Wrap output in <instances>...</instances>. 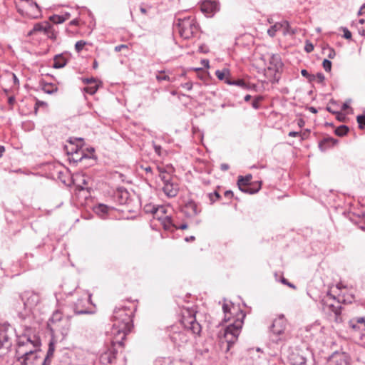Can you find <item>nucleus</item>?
Masks as SVG:
<instances>
[{
    "instance_id": "f257e3e1",
    "label": "nucleus",
    "mask_w": 365,
    "mask_h": 365,
    "mask_svg": "<svg viewBox=\"0 0 365 365\" xmlns=\"http://www.w3.org/2000/svg\"><path fill=\"white\" fill-rule=\"evenodd\" d=\"M113 324L111 329L113 343L123 346L126 335L131 331L132 311L125 307L116 308L113 312Z\"/></svg>"
},
{
    "instance_id": "f03ea898",
    "label": "nucleus",
    "mask_w": 365,
    "mask_h": 365,
    "mask_svg": "<svg viewBox=\"0 0 365 365\" xmlns=\"http://www.w3.org/2000/svg\"><path fill=\"white\" fill-rule=\"evenodd\" d=\"M182 324L184 327V329L175 330L173 328L170 334V340L178 346H183L188 341L189 337L187 334V331H190L194 334H200L201 331V326L196 321L194 315L183 317Z\"/></svg>"
},
{
    "instance_id": "7ed1b4c3",
    "label": "nucleus",
    "mask_w": 365,
    "mask_h": 365,
    "mask_svg": "<svg viewBox=\"0 0 365 365\" xmlns=\"http://www.w3.org/2000/svg\"><path fill=\"white\" fill-rule=\"evenodd\" d=\"M40 339L36 336L31 337L24 334L19 336L17 340L16 350V357L18 361L40 350Z\"/></svg>"
},
{
    "instance_id": "20e7f679",
    "label": "nucleus",
    "mask_w": 365,
    "mask_h": 365,
    "mask_svg": "<svg viewBox=\"0 0 365 365\" xmlns=\"http://www.w3.org/2000/svg\"><path fill=\"white\" fill-rule=\"evenodd\" d=\"M245 317V312L242 310H237V318L225 329L222 333V338L227 344V350L237 341L241 332Z\"/></svg>"
},
{
    "instance_id": "39448f33",
    "label": "nucleus",
    "mask_w": 365,
    "mask_h": 365,
    "mask_svg": "<svg viewBox=\"0 0 365 365\" xmlns=\"http://www.w3.org/2000/svg\"><path fill=\"white\" fill-rule=\"evenodd\" d=\"M176 26L180 36L184 39L192 38L198 31V26L194 18L191 16L178 19Z\"/></svg>"
},
{
    "instance_id": "423d86ee",
    "label": "nucleus",
    "mask_w": 365,
    "mask_h": 365,
    "mask_svg": "<svg viewBox=\"0 0 365 365\" xmlns=\"http://www.w3.org/2000/svg\"><path fill=\"white\" fill-rule=\"evenodd\" d=\"M12 328L10 326H0V349L9 350L11 346Z\"/></svg>"
},
{
    "instance_id": "0eeeda50",
    "label": "nucleus",
    "mask_w": 365,
    "mask_h": 365,
    "mask_svg": "<svg viewBox=\"0 0 365 365\" xmlns=\"http://www.w3.org/2000/svg\"><path fill=\"white\" fill-rule=\"evenodd\" d=\"M22 365H48L46 359H43V354L38 350L19 361Z\"/></svg>"
},
{
    "instance_id": "6e6552de",
    "label": "nucleus",
    "mask_w": 365,
    "mask_h": 365,
    "mask_svg": "<svg viewBox=\"0 0 365 365\" xmlns=\"http://www.w3.org/2000/svg\"><path fill=\"white\" fill-rule=\"evenodd\" d=\"M182 212L187 217H194L200 215L202 207L200 203L193 200H187L182 208Z\"/></svg>"
},
{
    "instance_id": "1a4fd4ad",
    "label": "nucleus",
    "mask_w": 365,
    "mask_h": 365,
    "mask_svg": "<svg viewBox=\"0 0 365 365\" xmlns=\"http://www.w3.org/2000/svg\"><path fill=\"white\" fill-rule=\"evenodd\" d=\"M348 325L353 332L365 336V317H354L348 322Z\"/></svg>"
},
{
    "instance_id": "9d476101",
    "label": "nucleus",
    "mask_w": 365,
    "mask_h": 365,
    "mask_svg": "<svg viewBox=\"0 0 365 365\" xmlns=\"http://www.w3.org/2000/svg\"><path fill=\"white\" fill-rule=\"evenodd\" d=\"M118 343H113L111 341V346L109 347L106 351L102 353L100 356V361L103 365H108L113 363L116 359L117 351L115 349V345Z\"/></svg>"
},
{
    "instance_id": "9b49d317",
    "label": "nucleus",
    "mask_w": 365,
    "mask_h": 365,
    "mask_svg": "<svg viewBox=\"0 0 365 365\" xmlns=\"http://www.w3.org/2000/svg\"><path fill=\"white\" fill-rule=\"evenodd\" d=\"M287 321L284 314H280L275 319L269 327L270 331L277 336L282 334L285 330Z\"/></svg>"
},
{
    "instance_id": "f8f14e48",
    "label": "nucleus",
    "mask_w": 365,
    "mask_h": 365,
    "mask_svg": "<svg viewBox=\"0 0 365 365\" xmlns=\"http://www.w3.org/2000/svg\"><path fill=\"white\" fill-rule=\"evenodd\" d=\"M71 324L68 319H65L60 324H56V326L52 327V325H49V329L52 334H54L55 332H60L62 335V337H66L70 330Z\"/></svg>"
},
{
    "instance_id": "ddd939ff",
    "label": "nucleus",
    "mask_w": 365,
    "mask_h": 365,
    "mask_svg": "<svg viewBox=\"0 0 365 365\" xmlns=\"http://www.w3.org/2000/svg\"><path fill=\"white\" fill-rule=\"evenodd\" d=\"M21 299L24 302V304L26 307L31 309L34 306H36L39 301L38 296L33 292H25L21 296Z\"/></svg>"
},
{
    "instance_id": "4468645a",
    "label": "nucleus",
    "mask_w": 365,
    "mask_h": 365,
    "mask_svg": "<svg viewBox=\"0 0 365 365\" xmlns=\"http://www.w3.org/2000/svg\"><path fill=\"white\" fill-rule=\"evenodd\" d=\"M163 190L164 193L169 197H175L179 191L178 185L173 182V180L163 184Z\"/></svg>"
},
{
    "instance_id": "2eb2a0df",
    "label": "nucleus",
    "mask_w": 365,
    "mask_h": 365,
    "mask_svg": "<svg viewBox=\"0 0 365 365\" xmlns=\"http://www.w3.org/2000/svg\"><path fill=\"white\" fill-rule=\"evenodd\" d=\"M268 69L273 72H279L282 67L281 58L278 54H272L269 60Z\"/></svg>"
},
{
    "instance_id": "dca6fc26",
    "label": "nucleus",
    "mask_w": 365,
    "mask_h": 365,
    "mask_svg": "<svg viewBox=\"0 0 365 365\" xmlns=\"http://www.w3.org/2000/svg\"><path fill=\"white\" fill-rule=\"evenodd\" d=\"M50 25L51 24L48 21L36 23L34 26V28L28 33L27 36H31L36 34L37 33H43L44 34L46 31H48Z\"/></svg>"
},
{
    "instance_id": "f3484780",
    "label": "nucleus",
    "mask_w": 365,
    "mask_h": 365,
    "mask_svg": "<svg viewBox=\"0 0 365 365\" xmlns=\"http://www.w3.org/2000/svg\"><path fill=\"white\" fill-rule=\"evenodd\" d=\"M26 15L32 19H36L41 16V10L36 2L32 1L28 4Z\"/></svg>"
},
{
    "instance_id": "a211bd4d",
    "label": "nucleus",
    "mask_w": 365,
    "mask_h": 365,
    "mask_svg": "<svg viewBox=\"0 0 365 365\" xmlns=\"http://www.w3.org/2000/svg\"><path fill=\"white\" fill-rule=\"evenodd\" d=\"M289 361L291 365H305L306 359L299 352L292 351L289 355Z\"/></svg>"
},
{
    "instance_id": "6ab92c4d",
    "label": "nucleus",
    "mask_w": 365,
    "mask_h": 365,
    "mask_svg": "<svg viewBox=\"0 0 365 365\" xmlns=\"http://www.w3.org/2000/svg\"><path fill=\"white\" fill-rule=\"evenodd\" d=\"M338 140L331 137L324 138L322 140H321L319 143V149L322 151H324L329 148L336 145Z\"/></svg>"
},
{
    "instance_id": "aec40b11",
    "label": "nucleus",
    "mask_w": 365,
    "mask_h": 365,
    "mask_svg": "<svg viewBox=\"0 0 365 365\" xmlns=\"http://www.w3.org/2000/svg\"><path fill=\"white\" fill-rule=\"evenodd\" d=\"M217 4L211 1H206L203 2L201 6V10L202 12L210 14L217 10Z\"/></svg>"
},
{
    "instance_id": "412c9836",
    "label": "nucleus",
    "mask_w": 365,
    "mask_h": 365,
    "mask_svg": "<svg viewBox=\"0 0 365 365\" xmlns=\"http://www.w3.org/2000/svg\"><path fill=\"white\" fill-rule=\"evenodd\" d=\"M68 62V59L63 56V54H58L54 56L53 65L54 68H62Z\"/></svg>"
},
{
    "instance_id": "4be33fe9",
    "label": "nucleus",
    "mask_w": 365,
    "mask_h": 365,
    "mask_svg": "<svg viewBox=\"0 0 365 365\" xmlns=\"http://www.w3.org/2000/svg\"><path fill=\"white\" fill-rule=\"evenodd\" d=\"M160 220H162V223L165 230L168 231H173L175 230L176 223L173 221L171 217L165 216Z\"/></svg>"
},
{
    "instance_id": "5701e85b",
    "label": "nucleus",
    "mask_w": 365,
    "mask_h": 365,
    "mask_svg": "<svg viewBox=\"0 0 365 365\" xmlns=\"http://www.w3.org/2000/svg\"><path fill=\"white\" fill-rule=\"evenodd\" d=\"M157 169L159 172V177L163 181V184L173 180V176L168 172H167L165 168L158 167Z\"/></svg>"
},
{
    "instance_id": "b1692460",
    "label": "nucleus",
    "mask_w": 365,
    "mask_h": 365,
    "mask_svg": "<svg viewBox=\"0 0 365 365\" xmlns=\"http://www.w3.org/2000/svg\"><path fill=\"white\" fill-rule=\"evenodd\" d=\"M83 300L79 299L78 302L73 305V310L76 314H84L91 313L84 307V305L83 304Z\"/></svg>"
},
{
    "instance_id": "393cba45",
    "label": "nucleus",
    "mask_w": 365,
    "mask_h": 365,
    "mask_svg": "<svg viewBox=\"0 0 365 365\" xmlns=\"http://www.w3.org/2000/svg\"><path fill=\"white\" fill-rule=\"evenodd\" d=\"M65 319H62V313L59 311H56L53 313L51 318L49 320V323L48 326L52 325V327L56 326V324H60Z\"/></svg>"
},
{
    "instance_id": "a878e982",
    "label": "nucleus",
    "mask_w": 365,
    "mask_h": 365,
    "mask_svg": "<svg viewBox=\"0 0 365 365\" xmlns=\"http://www.w3.org/2000/svg\"><path fill=\"white\" fill-rule=\"evenodd\" d=\"M225 83L228 85L237 86L243 89L249 88V86L247 85V83L242 79L231 80L230 78H227L225 79Z\"/></svg>"
},
{
    "instance_id": "bb28decb",
    "label": "nucleus",
    "mask_w": 365,
    "mask_h": 365,
    "mask_svg": "<svg viewBox=\"0 0 365 365\" xmlns=\"http://www.w3.org/2000/svg\"><path fill=\"white\" fill-rule=\"evenodd\" d=\"M252 178V176L251 174H248L245 177L241 175L239 176L237 180V186L240 187L242 186H250Z\"/></svg>"
},
{
    "instance_id": "cd10ccee",
    "label": "nucleus",
    "mask_w": 365,
    "mask_h": 365,
    "mask_svg": "<svg viewBox=\"0 0 365 365\" xmlns=\"http://www.w3.org/2000/svg\"><path fill=\"white\" fill-rule=\"evenodd\" d=\"M232 309L235 310V308L233 305H229L225 303L222 305V310L225 314L224 321L227 322L230 319V315L232 314Z\"/></svg>"
},
{
    "instance_id": "c85d7f7f",
    "label": "nucleus",
    "mask_w": 365,
    "mask_h": 365,
    "mask_svg": "<svg viewBox=\"0 0 365 365\" xmlns=\"http://www.w3.org/2000/svg\"><path fill=\"white\" fill-rule=\"evenodd\" d=\"M165 213V208L163 206H158L153 208V216L155 218L158 220H161L165 216L163 215Z\"/></svg>"
},
{
    "instance_id": "c756f323",
    "label": "nucleus",
    "mask_w": 365,
    "mask_h": 365,
    "mask_svg": "<svg viewBox=\"0 0 365 365\" xmlns=\"http://www.w3.org/2000/svg\"><path fill=\"white\" fill-rule=\"evenodd\" d=\"M230 74V71L227 68H224L223 70H217L215 71V75L219 80L225 81L227 78H229Z\"/></svg>"
},
{
    "instance_id": "7c9ffc66",
    "label": "nucleus",
    "mask_w": 365,
    "mask_h": 365,
    "mask_svg": "<svg viewBox=\"0 0 365 365\" xmlns=\"http://www.w3.org/2000/svg\"><path fill=\"white\" fill-rule=\"evenodd\" d=\"M239 189L245 192V193H247V194H255L256 192H257L259 190H260V185H259L258 187L257 188H251L250 186H242V187H238Z\"/></svg>"
},
{
    "instance_id": "2f4dec72",
    "label": "nucleus",
    "mask_w": 365,
    "mask_h": 365,
    "mask_svg": "<svg viewBox=\"0 0 365 365\" xmlns=\"http://www.w3.org/2000/svg\"><path fill=\"white\" fill-rule=\"evenodd\" d=\"M282 26L283 24H279V23H277L267 30V34H269V36L274 37L276 34V32L279 31L281 28H282Z\"/></svg>"
},
{
    "instance_id": "473e14b6",
    "label": "nucleus",
    "mask_w": 365,
    "mask_h": 365,
    "mask_svg": "<svg viewBox=\"0 0 365 365\" xmlns=\"http://www.w3.org/2000/svg\"><path fill=\"white\" fill-rule=\"evenodd\" d=\"M54 353V345L53 343L49 344V347L46 356L43 355V359H46V364L50 365L51 358L53 356Z\"/></svg>"
},
{
    "instance_id": "72a5a7b5",
    "label": "nucleus",
    "mask_w": 365,
    "mask_h": 365,
    "mask_svg": "<svg viewBox=\"0 0 365 365\" xmlns=\"http://www.w3.org/2000/svg\"><path fill=\"white\" fill-rule=\"evenodd\" d=\"M348 131L349 128L346 125H342L336 128L335 134L338 136H344L346 135Z\"/></svg>"
},
{
    "instance_id": "f704fd0d",
    "label": "nucleus",
    "mask_w": 365,
    "mask_h": 365,
    "mask_svg": "<svg viewBox=\"0 0 365 365\" xmlns=\"http://www.w3.org/2000/svg\"><path fill=\"white\" fill-rule=\"evenodd\" d=\"M340 301L338 299V302L336 305L330 304H329V307L331 312H333L336 316L339 315L341 314V307L339 304Z\"/></svg>"
},
{
    "instance_id": "c9c22d12",
    "label": "nucleus",
    "mask_w": 365,
    "mask_h": 365,
    "mask_svg": "<svg viewBox=\"0 0 365 365\" xmlns=\"http://www.w3.org/2000/svg\"><path fill=\"white\" fill-rule=\"evenodd\" d=\"M95 210L96 213L103 215L108 212V207L105 205L100 204L96 207Z\"/></svg>"
},
{
    "instance_id": "e433bc0d",
    "label": "nucleus",
    "mask_w": 365,
    "mask_h": 365,
    "mask_svg": "<svg viewBox=\"0 0 365 365\" xmlns=\"http://www.w3.org/2000/svg\"><path fill=\"white\" fill-rule=\"evenodd\" d=\"M156 78L159 82L163 81H171L169 76L166 75L164 71H160L157 76Z\"/></svg>"
},
{
    "instance_id": "4c0bfd02",
    "label": "nucleus",
    "mask_w": 365,
    "mask_h": 365,
    "mask_svg": "<svg viewBox=\"0 0 365 365\" xmlns=\"http://www.w3.org/2000/svg\"><path fill=\"white\" fill-rule=\"evenodd\" d=\"M50 21H52L53 24H61L64 22V19H63L62 16L59 15H53L50 16L49 18Z\"/></svg>"
},
{
    "instance_id": "58836bf2",
    "label": "nucleus",
    "mask_w": 365,
    "mask_h": 365,
    "mask_svg": "<svg viewBox=\"0 0 365 365\" xmlns=\"http://www.w3.org/2000/svg\"><path fill=\"white\" fill-rule=\"evenodd\" d=\"M356 120L359 124V128L361 130L365 128V115H359L356 117Z\"/></svg>"
},
{
    "instance_id": "ea45409f",
    "label": "nucleus",
    "mask_w": 365,
    "mask_h": 365,
    "mask_svg": "<svg viewBox=\"0 0 365 365\" xmlns=\"http://www.w3.org/2000/svg\"><path fill=\"white\" fill-rule=\"evenodd\" d=\"M208 196L211 203H213L221 198L220 195L217 191H215L214 192L212 193H209Z\"/></svg>"
},
{
    "instance_id": "a19ab883",
    "label": "nucleus",
    "mask_w": 365,
    "mask_h": 365,
    "mask_svg": "<svg viewBox=\"0 0 365 365\" xmlns=\"http://www.w3.org/2000/svg\"><path fill=\"white\" fill-rule=\"evenodd\" d=\"M47 37L51 39H56V34L55 31L53 29V26L50 25L49 29H48V31H46L44 34Z\"/></svg>"
},
{
    "instance_id": "79ce46f5",
    "label": "nucleus",
    "mask_w": 365,
    "mask_h": 365,
    "mask_svg": "<svg viewBox=\"0 0 365 365\" xmlns=\"http://www.w3.org/2000/svg\"><path fill=\"white\" fill-rule=\"evenodd\" d=\"M86 44V41H82V40H81V41H77V42L76 43V44H75V49H76V51L78 53L81 52V51L83 50V47H84V46H85Z\"/></svg>"
},
{
    "instance_id": "37998d69",
    "label": "nucleus",
    "mask_w": 365,
    "mask_h": 365,
    "mask_svg": "<svg viewBox=\"0 0 365 365\" xmlns=\"http://www.w3.org/2000/svg\"><path fill=\"white\" fill-rule=\"evenodd\" d=\"M301 74L307 78L309 81H312L315 79V76L314 75H310L309 72L306 69H302L301 71Z\"/></svg>"
},
{
    "instance_id": "c03bdc74",
    "label": "nucleus",
    "mask_w": 365,
    "mask_h": 365,
    "mask_svg": "<svg viewBox=\"0 0 365 365\" xmlns=\"http://www.w3.org/2000/svg\"><path fill=\"white\" fill-rule=\"evenodd\" d=\"M323 68L327 72H329L331 69V62L328 59H324L322 63Z\"/></svg>"
},
{
    "instance_id": "a18cd8bd",
    "label": "nucleus",
    "mask_w": 365,
    "mask_h": 365,
    "mask_svg": "<svg viewBox=\"0 0 365 365\" xmlns=\"http://www.w3.org/2000/svg\"><path fill=\"white\" fill-rule=\"evenodd\" d=\"M98 86H97V85H95V86H88V87H86V88H84V91H85L86 93H89V94H91V95H93V94L96 93V91H97V90H98Z\"/></svg>"
},
{
    "instance_id": "49530a36",
    "label": "nucleus",
    "mask_w": 365,
    "mask_h": 365,
    "mask_svg": "<svg viewBox=\"0 0 365 365\" xmlns=\"http://www.w3.org/2000/svg\"><path fill=\"white\" fill-rule=\"evenodd\" d=\"M160 362V365H175L174 360L171 358H164Z\"/></svg>"
},
{
    "instance_id": "de8ad7c7",
    "label": "nucleus",
    "mask_w": 365,
    "mask_h": 365,
    "mask_svg": "<svg viewBox=\"0 0 365 365\" xmlns=\"http://www.w3.org/2000/svg\"><path fill=\"white\" fill-rule=\"evenodd\" d=\"M262 100V97H257L252 103V106L255 109H258L260 107L259 102Z\"/></svg>"
},
{
    "instance_id": "09e8293b",
    "label": "nucleus",
    "mask_w": 365,
    "mask_h": 365,
    "mask_svg": "<svg viewBox=\"0 0 365 365\" xmlns=\"http://www.w3.org/2000/svg\"><path fill=\"white\" fill-rule=\"evenodd\" d=\"M343 32H344V38L346 39H351V33L348 30L346 27L341 28Z\"/></svg>"
},
{
    "instance_id": "8fccbe9b",
    "label": "nucleus",
    "mask_w": 365,
    "mask_h": 365,
    "mask_svg": "<svg viewBox=\"0 0 365 365\" xmlns=\"http://www.w3.org/2000/svg\"><path fill=\"white\" fill-rule=\"evenodd\" d=\"M305 51L307 53H310L314 50V46L309 41H307L304 47Z\"/></svg>"
},
{
    "instance_id": "3c124183",
    "label": "nucleus",
    "mask_w": 365,
    "mask_h": 365,
    "mask_svg": "<svg viewBox=\"0 0 365 365\" xmlns=\"http://www.w3.org/2000/svg\"><path fill=\"white\" fill-rule=\"evenodd\" d=\"M314 76L319 83H323L325 79L324 75L322 73H317Z\"/></svg>"
},
{
    "instance_id": "603ef678",
    "label": "nucleus",
    "mask_w": 365,
    "mask_h": 365,
    "mask_svg": "<svg viewBox=\"0 0 365 365\" xmlns=\"http://www.w3.org/2000/svg\"><path fill=\"white\" fill-rule=\"evenodd\" d=\"M182 87L187 91H191L192 88V83L191 82H187L182 84Z\"/></svg>"
},
{
    "instance_id": "864d4df0",
    "label": "nucleus",
    "mask_w": 365,
    "mask_h": 365,
    "mask_svg": "<svg viewBox=\"0 0 365 365\" xmlns=\"http://www.w3.org/2000/svg\"><path fill=\"white\" fill-rule=\"evenodd\" d=\"M96 79L94 78H86L83 79V82L86 84H91L96 83Z\"/></svg>"
},
{
    "instance_id": "5fc2aeb1",
    "label": "nucleus",
    "mask_w": 365,
    "mask_h": 365,
    "mask_svg": "<svg viewBox=\"0 0 365 365\" xmlns=\"http://www.w3.org/2000/svg\"><path fill=\"white\" fill-rule=\"evenodd\" d=\"M128 48V46L127 45H125V44H120V45H118L115 47L114 50L116 52H119L123 48Z\"/></svg>"
},
{
    "instance_id": "6e6d98bb",
    "label": "nucleus",
    "mask_w": 365,
    "mask_h": 365,
    "mask_svg": "<svg viewBox=\"0 0 365 365\" xmlns=\"http://www.w3.org/2000/svg\"><path fill=\"white\" fill-rule=\"evenodd\" d=\"M155 207L154 205H146L145 207V212H150L153 215V208Z\"/></svg>"
},
{
    "instance_id": "4d7b16f0",
    "label": "nucleus",
    "mask_w": 365,
    "mask_h": 365,
    "mask_svg": "<svg viewBox=\"0 0 365 365\" xmlns=\"http://www.w3.org/2000/svg\"><path fill=\"white\" fill-rule=\"evenodd\" d=\"M281 281L283 284H287L289 287L296 289V287L293 284L289 282L285 278H282Z\"/></svg>"
},
{
    "instance_id": "13d9d810",
    "label": "nucleus",
    "mask_w": 365,
    "mask_h": 365,
    "mask_svg": "<svg viewBox=\"0 0 365 365\" xmlns=\"http://www.w3.org/2000/svg\"><path fill=\"white\" fill-rule=\"evenodd\" d=\"M187 223H182V224H181V225H178L176 224V226H175V230H179V229H180V230H185V229H187Z\"/></svg>"
},
{
    "instance_id": "bf43d9fd",
    "label": "nucleus",
    "mask_w": 365,
    "mask_h": 365,
    "mask_svg": "<svg viewBox=\"0 0 365 365\" xmlns=\"http://www.w3.org/2000/svg\"><path fill=\"white\" fill-rule=\"evenodd\" d=\"M279 24H283L284 28L286 29V32L289 33V24L287 21H284L283 22L280 23Z\"/></svg>"
},
{
    "instance_id": "052dcab7",
    "label": "nucleus",
    "mask_w": 365,
    "mask_h": 365,
    "mask_svg": "<svg viewBox=\"0 0 365 365\" xmlns=\"http://www.w3.org/2000/svg\"><path fill=\"white\" fill-rule=\"evenodd\" d=\"M224 195L225 197L231 199L233 197V192L231 190H227L225 192Z\"/></svg>"
},
{
    "instance_id": "680f3d73",
    "label": "nucleus",
    "mask_w": 365,
    "mask_h": 365,
    "mask_svg": "<svg viewBox=\"0 0 365 365\" xmlns=\"http://www.w3.org/2000/svg\"><path fill=\"white\" fill-rule=\"evenodd\" d=\"M329 54H328V57L329 58H334V56H336V53H335V51L332 48H329Z\"/></svg>"
},
{
    "instance_id": "e2e57ef3",
    "label": "nucleus",
    "mask_w": 365,
    "mask_h": 365,
    "mask_svg": "<svg viewBox=\"0 0 365 365\" xmlns=\"http://www.w3.org/2000/svg\"><path fill=\"white\" fill-rule=\"evenodd\" d=\"M15 103V98L14 96H9L8 98V103L10 105V106H13Z\"/></svg>"
},
{
    "instance_id": "0e129e2a",
    "label": "nucleus",
    "mask_w": 365,
    "mask_h": 365,
    "mask_svg": "<svg viewBox=\"0 0 365 365\" xmlns=\"http://www.w3.org/2000/svg\"><path fill=\"white\" fill-rule=\"evenodd\" d=\"M288 135L290 137H297L300 135V133L296 131H290Z\"/></svg>"
},
{
    "instance_id": "69168bd1",
    "label": "nucleus",
    "mask_w": 365,
    "mask_h": 365,
    "mask_svg": "<svg viewBox=\"0 0 365 365\" xmlns=\"http://www.w3.org/2000/svg\"><path fill=\"white\" fill-rule=\"evenodd\" d=\"M229 168H230V166L225 163L221 164V165H220V168L223 171L227 170L229 169Z\"/></svg>"
},
{
    "instance_id": "338daca9",
    "label": "nucleus",
    "mask_w": 365,
    "mask_h": 365,
    "mask_svg": "<svg viewBox=\"0 0 365 365\" xmlns=\"http://www.w3.org/2000/svg\"><path fill=\"white\" fill-rule=\"evenodd\" d=\"M365 13V4H364L359 9L358 15H362Z\"/></svg>"
},
{
    "instance_id": "774afa93",
    "label": "nucleus",
    "mask_w": 365,
    "mask_h": 365,
    "mask_svg": "<svg viewBox=\"0 0 365 365\" xmlns=\"http://www.w3.org/2000/svg\"><path fill=\"white\" fill-rule=\"evenodd\" d=\"M63 19H64V21L68 20L70 18V14L69 13H65L63 15H62Z\"/></svg>"
}]
</instances>
